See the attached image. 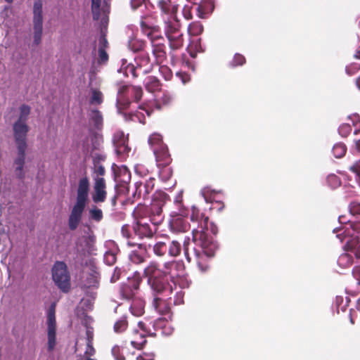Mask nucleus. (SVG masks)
Instances as JSON below:
<instances>
[{"mask_svg":"<svg viewBox=\"0 0 360 360\" xmlns=\"http://www.w3.org/2000/svg\"><path fill=\"white\" fill-rule=\"evenodd\" d=\"M341 229H334L333 232L341 243H345L344 248L346 252L340 255L338 264L342 268H347L354 263V256L360 259V238L358 236L351 235V230L346 229L342 233L338 232Z\"/></svg>","mask_w":360,"mask_h":360,"instance_id":"nucleus-4","label":"nucleus"},{"mask_svg":"<svg viewBox=\"0 0 360 360\" xmlns=\"http://www.w3.org/2000/svg\"><path fill=\"white\" fill-rule=\"evenodd\" d=\"M168 198L169 196L165 193H160L155 196L154 202L152 205L151 210L152 212L157 216L158 219H151V221H156L158 224L162 220V207Z\"/></svg>","mask_w":360,"mask_h":360,"instance_id":"nucleus-23","label":"nucleus"},{"mask_svg":"<svg viewBox=\"0 0 360 360\" xmlns=\"http://www.w3.org/2000/svg\"><path fill=\"white\" fill-rule=\"evenodd\" d=\"M114 180L116 182L115 188L117 187L118 184H127L131 180V173L126 166L122 165L118 167L113 165L112 167Z\"/></svg>","mask_w":360,"mask_h":360,"instance_id":"nucleus-21","label":"nucleus"},{"mask_svg":"<svg viewBox=\"0 0 360 360\" xmlns=\"http://www.w3.org/2000/svg\"><path fill=\"white\" fill-rule=\"evenodd\" d=\"M246 62L245 58L240 53H236L231 60L229 62V67L234 68L243 65Z\"/></svg>","mask_w":360,"mask_h":360,"instance_id":"nucleus-36","label":"nucleus"},{"mask_svg":"<svg viewBox=\"0 0 360 360\" xmlns=\"http://www.w3.org/2000/svg\"><path fill=\"white\" fill-rule=\"evenodd\" d=\"M338 221L340 224H346L345 226H341L338 228V229H341L338 233H342L346 229H349L351 230V235L358 236L359 237L360 234V224L359 223H348L349 220L347 221L345 220V217L344 216H340L338 218Z\"/></svg>","mask_w":360,"mask_h":360,"instance_id":"nucleus-28","label":"nucleus"},{"mask_svg":"<svg viewBox=\"0 0 360 360\" xmlns=\"http://www.w3.org/2000/svg\"><path fill=\"white\" fill-rule=\"evenodd\" d=\"M127 89L128 86H122L119 89L117 92V97L116 100L117 110L119 114L122 115L124 112H122V110L127 108L130 105V101L124 96Z\"/></svg>","mask_w":360,"mask_h":360,"instance_id":"nucleus-27","label":"nucleus"},{"mask_svg":"<svg viewBox=\"0 0 360 360\" xmlns=\"http://www.w3.org/2000/svg\"><path fill=\"white\" fill-rule=\"evenodd\" d=\"M122 272V269L120 267L116 266L114 269L113 274L112 275V276L110 278V282L115 283L117 281H118Z\"/></svg>","mask_w":360,"mask_h":360,"instance_id":"nucleus-57","label":"nucleus"},{"mask_svg":"<svg viewBox=\"0 0 360 360\" xmlns=\"http://www.w3.org/2000/svg\"><path fill=\"white\" fill-rule=\"evenodd\" d=\"M117 72L120 73L122 72L126 77H128L129 75L131 74L133 77H136L138 76L137 72L139 71L136 65L131 63H127L126 59H122V65Z\"/></svg>","mask_w":360,"mask_h":360,"instance_id":"nucleus-29","label":"nucleus"},{"mask_svg":"<svg viewBox=\"0 0 360 360\" xmlns=\"http://www.w3.org/2000/svg\"><path fill=\"white\" fill-rule=\"evenodd\" d=\"M95 354V349L93 347V342H86V349L85 351V355H87V357H90L94 356Z\"/></svg>","mask_w":360,"mask_h":360,"instance_id":"nucleus-61","label":"nucleus"},{"mask_svg":"<svg viewBox=\"0 0 360 360\" xmlns=\"http://www.w3.org/2000/svg\"><path fill=\"white\" fill-rule=\"evenodd\" d=\"M184 302V293L181 290L175 292L174 297H172V304L179 305Z\"/></svg>","mask_w":360,"mask_h":360,"instance_id":"nucleus-51","label":"nucleus"},{"mask_svg":"<svg viewBox=\"0 0 360 360\" xmlns=\"http://www.w3.org/2000/svg\"><path fill=\"white\" fill-rule=\"evenodd\" d=\"M112 355L115 360H124V356L120 353V348L117 345H115L111 350Z\"/></svg>","mask_w":360,"mask_h":360,"instance_id":"nucleus-54","label":"nucleus"},{"mask_svg":"<svg viewBox=\"0 0 360 360\" xmlns=\"http://www.w3.org/2000/svg\"><path fill=\"white\" fill-rule=\"evenodd\" d=\"M134 238H132L131 240H127V245L135 248V249L131 250L129 253V259L132 263L139 264L145 262L148 256V248H150L151 245L146 243H136L132 241Z\"/></svg>","mask_w":360,"mask_h":360,"instance_id":"nucleus-11","label":"nucleus"},{"mask_svg":"<svg viewBox=\"0 0 360 360\" xmlns=\"http://www.w3.org/2000/svg\"><path fill=\"white\" fill-rule=\"evenodd\" d=\"M148 143L153 151L157 165H169L171 162L167 146L163 143L162 136L154 133L149 136Z\"/></svg>","mask_w":360,"mask_h":360,"instance_id":"nucleus-5","label":"nucleus"},{"mask_svg":"<svg viewBox=\"0 0 360 360\" xmlns=\"http://www.w3.org/2000/svg\"><path fill=\"white\" fill-rule=\"evenodd\" d=\"M29 131V127L26 122L16 121L13 124L14 138L16 146L27 145L26 136Z\"/></svg>","mask_w":360,"mask_h":360,"instance_id":"nucleus-19","label":"nucleus"},{"mask_svg":"<svg viewBox=\"0 0 360 360\" xmlns=\"http://www.w3.org/2000/svg\"><path fill=\"white\" fill-rule=\"evenodd\" d=\"M86 205L75 203L72 207L68 218L70 230L75 231L78 227L82 217Z\"/></svg>","mask_w":360,"mask_h":360,"instance_id":"nucleus-20","label":"nucleus"},{"mask_svg":"<svg viewBox=\"0 0 360 360\" xmlns=\"http://www.w3.org/2000/svg\"><path fill=\"white\" fill-rule=\"evenodd\" d=\"M176 76L181 79L184 84H186L190 80V76L186 72H177Z\"/></svg>","mask_w":360,"mask_h":360,"instance_id":"nucleus-59","label":"nucleus"},{"mask_svg":"<svg viewBox=\"0 0 360 360\" xmlns=\"http://www.w3.org/2000/svg\"><path fill=\"white\" fill-rule=\"evenodd\" d=\"M52 278L56 285L63 292L70 287V276L63 262H56L52 268Z\"/></svg>","mask_w":360,"mask_h":360,"instance_id":"nucleus-7","label":"nucleus"},{"mask_svg":"<svg viewBox=\"0 0 360 360\" xmlns=\"http://www.w3.org/2000/svg\"><path fill=\"white\" fill-rule=\"evenodd\" d=\"M154 356L153 353H143L137 356L136 360H154Z\"/></svg>","mask_w":360,"mask_h":360,"instance_id":"nucleus-62","label":"nucleus"},{"mask_svg":"<svg viewBox=\"0 0 360 360\" xmlns=\"http://www.w3.org/2000/svg\"><path fill=\"white\" fill-rule=\"evenodd\" d=\"M352 131V126L349 124H342L338 128V132L342 137L347 136Z\"/></svg>","mask_w":360,"mask_h":360,"instance_id":"nucleus-47","label":"nucleus"},{"mask_svg":"<svg viewBox=\"0 0 360 360\" xmlns=\"http://www.w3.org/2000/svg\"><path fill=\"white\" fill-rule=\"evenodd\" d=\"M167 165H160V166L157 165L159 168L162 167V169H161L159 171V174H160V177L165 181H168L172 174V171L171 168L167 167Z\"/></svg>","mask_w":360,"mask_h":360,"instance_id":"nucleus-42","label":"nucleus"},{"mask_svg":"<svg viewBox=\"0 0 360 360\" xmlns=\"http://www.w3.org/2000/svg\"><path fill=\"white\" fill-rule=\"evenodd\" d=\"M153 251L158 257L168 255L176 257L181 253V245L177 240L165 238L163 240L156 242L153 245Z\"/></svg>","mask_w":360,"mask_h":360,"instance_id":"nucleus-6","label":"nucleus"},{"mask_svg":"<svg viewBox=\"0 0 360 360\" xmlns=\"http://www.w3.org/2000/svg\"><path fill=\"white\" fill-rule=\"evenodd\" d=\"M109 0H91V12L93 19L98 20L101 18L102 25L108 24V13H109Z\"/></svg>","mask_w":360,"mask_h":360,"instance_id":"nucleus-12","label":"nucleus"},{"mask_svg":"<svg viewBox=\"0 0 360 360\" xmlns=\"http://www.w3.org/2000/svg\"><path fill=\"white\" fill-rule=\"evenodd\" d=\"M179 0H159L158 6L160 11L164 32L172 50H177L184 44L183 33L176 17Z\"/></svg>","mask_w":360,"mask_h":360,"instance_id":"nucleus-3","label":"nucleus"},{"mask_svg":"<svg viewBox=\"0 0 360 360\" xmlns=\"http://www.w3.org/2000/svg\"><path fill=\"white\" fill-rule=\"evenodd\" d=\"M344 297H342V296H337L336 298H335V305L337 307V311H338V313H339L340 310H341L342 311H345V309H346V307L348 305V298L346 297V300H345V304L342 305L343 302H344Z\"/></svg>","mask_w":360,"mask_h":360,"instance_id":"nucleus-46","label":"nucleus"},{"mask_svg":"<svg viewBox=\"0 0 360 360\" xmlns=\"http://www.w3.org/2000/svg\"><path fill=\"white\" fill-rule=\"evenodd\" d=\"M144 84L146 89L150 92H153L160 89L159 80L153 76L147 77L145 79Z\"/></svg>","mask_w":360,"mask_h":360,"instance_id":"nucleus-33","label":"nucleus"},{"mask_svg":"<svg viewBox=\"0 0 360 360\" xmlns=\"http://www.w3.org/2000/svg\"><path fill=\"white\" fill-rule=\"evenodd\" d=\"M150 323H153L154 330H157L158 329L162 328L163 326H165V319L159 318L155 319L153 322H151Z\"/></svg>","mask_w":360,"mask_h":360,"instance_id":"nucleus-60","label":"nucleus"},{"mask_svg":"<svg viewBox=\"0 0 360 360\" xmlns=\"http://www.w3.org/2000/svg\"><path fill=\"white\" fill-rule=\"evenodd\" d=\"M136 68L143 74L150 72L153 66V62L150 60L147 53L140 52L137 56L134 58Z\"/></svg>","mask_w":360,"mask_h":360,"instance_id":"nucleus-22","label":"nucleus"},{"mask_svg":"<svg viewBox=\"0 0 360 360\" xmlns=\"http://www.w3.org/2000/svg\"><path fill=\"white\" fill-rule=\"evenodd\" d=\"M127 91H129L131 95L134 96L136 102H139L141 100L143 91L140 86H133L130 88L128 87Z\"/></svg>","mask_w":360,"mask_h":360,"instance_id":"nucleus-45","label":"nucleus"},{"mask_svg":"<svg viewBox=\"0 0 360 360\" xmlns=\"http://www.w3.org/2000/svg\"><path fill=\"white\" fill-rule=\"evenodd\" d=\"M184 269V263L180 260L166 262L161 268L157 263L150 262L144 269L143 274L153 293H167L176 289V284L180 288L189 286V282L183 277Z\"/></svg>","mask_w":360,"mask_h":360,"instance_id":"nucleus-2","label":"nucleus"},{"mask_svg":"<svg viewBox=\"0 0 360 360\" xmlns=\"http://www.w3.org/2000/svg\"><path fill=\"white\" fill-rule=\"evenodd\" d=\"M112 142L115 152L118 155H123L129 152L130 148L127 145L128 137L125 136L122 131L118 130L115 132L112 137Z\"/></svg>","mask_w":360,"mask_h":360,"instance_id":"nucleus-16","label":"nucleus"},{"mask_svg":"<svg viewBox=\"0 0 360 360\" xmlns=\"http://www.w3.org/2000/svg\"><path fill=\"white\" fill-rule=\"evenodd\" d=\"M89 215L90 219L96 222L101 221L103 217L102 210L95 205L92 206L91 208L89 210Z\"/></svg>","mask_w":360,"mask_h":360,"instance_id":"nucleus-38","label":"nucleus"},{"mask_svg":"<svg viewBox=\"0 0 360 360\" xmlns=\"http://www.w3.org/2000/svg\"><path fill=\"white\" fill-rule=\"evenodd\" d=\"M190 219L196 226L192 229V240L189 238L184 240V255L188 262H195L199 271L206 273L210 269L209 261L219 250V243L214 238L218 229L195 206L192 207Z\"/></svg>","mask_w":360,"mask_h":360,"instance_id":"nucleus-1","label":"nucleus"},{"mask_svg":"<svg viewBox=\"0 0 360 360\" xmlns=\"http://www.w3.org/2000/svg\"><path fill=\"white\" fill-rule=\"evenodd\" d=\"M123 117L125 121L139 122L142 124L145 123L144 115L142 112H136L134 114L123 113Z\"/></svg>","mask_w":360,"mask_h":360,"instance_id":"nucleus-39","label":"nucleus"},{"mask_svg":"<svg viewBox=\"0 0 360 360\" xmlns=\"http://www.w3.org/2000/svg\"><path fill=\"white\" fill-rule=\"evenodd\" d=\"M127 325V317L123 316L120 319L115 322L114 325V330L117 333H122L126 330Z\"/></svg>","mask_w":360,"mask_h":360,"instance_id":"nucleus-40","label":"nucleus"},{"mask_svg":"<svg viewBox=\"0 0 360 360\" xmlns=\"http://www.w3.org/2000/svg\"><path fill=\"white\" fill-rule=\"evenodd\" d=\"M152 46V52L157 63H162L166 58L164 38L154 33L148 34Z\"/></svg>","mask_w":360,"mask_h":360,"instance_id":"nucleus-14","label":"nucleus"},{"mask_svg":"<svg viewBox=\"0 0 360 360\" xmlns=\"http://www.w3.org/2000/svg\"><path fill=\"white\" fill-rule=\"evenodd\" d=\"M347 151V147L343 143H335L332 149V153L335 158H342Z\"/></svg>","mask_w":360,"mask_h":360,"instance_id":"nucleus-37","label":"nucleus"},{"mask_svg":"<svg viewBox=\"0 0 360 360\" xmlns=\"http://www.w3.org/2000/svg\"><path fill=\"white\" fill-rule=\"evenodd\" d=\"M151 292L153 295L152 307L155 311L160 314L168 313L172 305V297L171 295L173 291L172 292L157 294L153 293L152 291Z\"/></svg>","mask_w":360,"mask_h":360,"instance_id":"nucleus-10","label":"nucleus"},{"mask_svg":"<svg viewBox=\"0 0 360 360\" xmlns=\"http://www.w3.org/2000/svg\"><path fill=\"white\" fill-rule=\"evenodd\" d=\"M212 192L213 191H212L209 187H205L201 190L200 194L202 195L206 202H212V200L211 195Z\"/></svg>","mask_w":360,"mask_h":360,"instance_id":"nucleus-50","label":"nucleus"},{"mask_svg":"<svg viewBox=\"0 0 360 360\" xmlns=\"http://www.w3.org/2000/svg\"><path fill=\"white\" fill-rule=\"evenodd\" d=\"M134 169L136 173L141 176H146L148 173V170L143 165H136Z\"/></svg>","mask_w":360,"mask_h":360,"instance_id":"nucleus-58","label":"nucleus"},{"mask_svg":"<svg viewBox=\"0 0 360 360\" xmlns=\"http://www.w3.org/2000/svg\"><path fill=\"white\" fill-rule=\"evenodd\" d=\"M145 0H131V6L132 9L135 10L142 5Z\"/></svg>","mask_w":360,"mask_h":360,"instance_id":"nucleus-63","label":"nucleus"},{"mask_svg":"<svg viewBox=\"0 0 360 360\" xmlns=\"http://www.w3.org/2000/svg\"><path fill=\"white\" fill-rule=\"evenodd\" d=\"M355 147L360 152V139L355 141ZM349 169L354 174L355 179L360 186V159L351 165Z\"/></svg>","mask_w":360,"mask_h":360,"instance_id":"nucleus-31","label":"nucleus"},{"mask_svg":"<svg viewBox=\"0 0 360 360\" xmlns=\"http://www.w3.org/2000/svg\"><path fill=\"white\" fill-rule=\"evenodd\" d=\"M18 150L17 158L14 160V164L16 165L15 172L19 179L24 177L23 168L25 160V151L27 145L16 146Z\"/></svg>","mask_w":360,"mask_h":360,"instance_id":"nucleus-26","label":"nucleus"},{"mask_svg":"<svg viewBox=\"0 0 360 360\" xmlns=\"http://www.w3.org/2000/svg\"><path fill=\"white\" fill-rule=\"evenodd\" d=\"M103 260L107 265H113L117 260L116 253L112 250H108L105 252L103 257Z\"/></svg>","mask_w":360,"mask_h":360,"instance_id":"nucleus-44","label":"nucleus"},{"mask_svg":"<svg viewBox=\"0 0 360 360\" xmlns=\"http://www.w3.org/2000/svg\"><path fill=\"white\" fill-rule=\"evenodd\" d=\"M129 310L134 316H141L144 313V304L142 300H134Z\"/></svg>","mask_w":360,"mask_h":360,"instance_id":"nucleus-32","label":"nucleus"},{"mask_svg":"<svg viewBox=\"0 0 360 360\" xmlns=\"http://www.w3.org/2000/svg\"><path fill=\"white\" fill-rule=\"evenodd\" d=\"M352 274L356 279L360 281V266H359L354 267V269H352Z\"/></svg>","mask_w":360,"mask_h":360,"instance_id":"nucleus-64","label":"nucleus"},{"mask_svg":"<svg viewBox=\"0 0 360 360\" xmlns=\"http://www.w3.org/2000/svg\"><path fill=\"white\" fill-rule=\"evenodd\" d=\"M106 25H101V36L99 38V43H98V48H103L104 50H105V48L108 46V41L105 38V35L103 31V29L105 27Z\"/></svg>","mask_w":360,"mask_h":360,"instance_id":"nucleus-48","label":"nucleus"},{"mask_svg":"<svg viewBox=\"0 0 360 360\" xmlns=\"http://www.w3.org/2000/svg\"><path fill=\"white\" fill-rule=\"evenodd\" d=\"M144 42L140 39L132 38L128 41V48L132 52H139L143 48Z\"/></svg>","mask_w":360,"mask_h":360,"instance_id":"nucleus-34","label":"nucleus"},{"mask_svg":"<svg viewBox=\"0 0 360 360\" xmlns=\"http://www.w3.org/2000/svg\"><path fill=\"white\" fill-rule=\"evenodd\" d=\"M94 173L96 174V176L102 177L105 174V168L101 165H98L96 162L94 163Z\"/></svg>","mask_w":360,"mask_h":360,"instance_id":"nucleus-56","label":"nucleus"},{"mask_svg":"<svg viewBox=\"0 0 360 360\" xmlns=\"http://www.w3.org/2000/svg\"><path fill=\"white\" fill-rule=\"evenodd\" d=\"M157 224L156 221H151V224H149L142 220L138 221L133 225L134 238L137 237L141 240L152 238L156 231Z\"/></svg>","mask_w":360,"mask_h":360,"instance_id":"nucleus-13","label":"nucleus"},{"mask_svg":"<svg viewBox=\"0 0 360 360\" xmlns=\"http://www.w3.org/2000/svg\"><path fill=\"white\" fill-rule=\"evenodd\" d=\"M91 95L89 99V103L91 105H100L103 103V96L101 91L96 89H91Z\"/></svg>","mask_w":360,"mask_h":360,"instance_id":"nucleus-35","label":"nucleus"},{"mask_svg":"<svg viewBox=\"0 0 360 360\" xmlns=\"http://www.w3.org/2000/svg\"><path fill=\"white\" fill-rule=\"evenodd\" d=\"M326 182L328 186L331 188H336L341 184L340 178L334 174L328 175L326 178Z\"/></svg>","mask_w":360,"mask_h":360,"instance_id":"nucleus-41","label":"nucleus"},{"mask_svg":"<svg viewBox=\"0 0 360 360\" xmlns=\"http://www.w3.org/2000/svg\"><path fill=\"white\" fill-rule=\"evenodd\" d=\"M138 326L142 330V333H139L137 329H134L133 330V333L135 335H139L141 340V341H138V340H131V345L135 348H139L141 346H142L143 345H144L146 343V342L145 340L146 335H148V336H151V337H155L156 335L155 333L152 332L151 330L149 328H148L143 321H139L138 323Z\"/></svg>","mask_w":360,"mask_h":360,"instance_id":"nucleus-24","label":"nucleus"},{"mask_svg":"<svg viewBox=\"0 0 360 360\" xmlns=\"http://www.w3.org/2000/svg\"><path fill=\"white\" fill-rule=\"evenodd\" d=\"M194 12L193 9V4L185 5L183 8L182 13L185 19L191 20L193 18L192 13Z\"/></svg>","mask_w":360,"mask_h":360,"instance_id":"nucleus-49","label":"nucleus"},{"mask_svg":"<svg viewBox=\"0 0 360 360\" xmlns=\"http://www.w3.org/2000/svg\"><path fill=\"white\" fill-rule=\"evenodd\" d=\"M360 70V64L354 63L345 68V72L348 75H352Z\"/></svg>","mask_w":360,"mask_h":360,"instance_id":"nucleus-53","label":"nucleus"},{"mask_svg":"<svg viewBox=\"0 0 360 360\" xmlns=\"http://www.w3.org/2000/svg\"><path fill=\"white\" fill-rule=\"evenodd\" d=\"M56 304L52 303L47 311L48 350H53L56 343Z\"/></svg>","mask_w":360,"mask_h":360,"instance_id":"nucleus-9","label":"nucleus"},{"mask_svg":"<svg viewBox=\"0 0 360 360\" xmlns=\"http://www.w3.org/2000/svg\"><path fill=\"white\" fill-rule=\"evenodd\" d=\"M214 8L213 0H200L193 5V9L195 12L197 16L204 19L210 16Z\"/></svg>","mask_w":360,"mask_h":360,"instance_id":"nucleus-17","label":"nucleus"},{"mask_svg":"<svg viewBox=\"0 0 360 360\" xmlns=\"http://www.w3.org/2000/svg\"><path fill=\"white\" fill-rule=\"evenodd\" d=\"M89 120L96 129H101L103 127V115L97 109L90 110Z\"/></svg>","mask_w":360,"mask_h":360,"instance_id":"nucleus-30","label":"nucleus"},{"mask_svg":"<svg viewBox=\"0 0 360 360\" xmlns=\"http://www.w3.org/2000/svg\"><path fill=\"white\" fill-rule=\"evenodd\" d=\"M172 217L169 222L172 231L174 233H184L189 229V224L181 215L176 214Z\"/></svg>","mask_w":360,"mask_h":360,"instance_id":"nucleus-25","label":"nucleus"},{"mask_svg":"<svg viewBox=\"0 0 360 360\" xmlns=\"http://www.w3.org/2000/svg\"><path fill=\"white\" fill-rule=\"evenodd\" d=\"M30 113V107L25 104L22 105L20 107V115H19L18 121L26 122Z\"/></svg>","mask_w":360,"mask_h":360,"instance_id":"nucleus-43","label":"nucleus"},{"mask_svg":"<svg viewBox=\"0 0 360 360\" xmlns=\"http://www.w3.org/2000/svg\"><path fill=\"white\" fill-rule=\"evenodd\" d=\"M108 60V55L103 48H98V63H105Z\"/></svg>","mask_w":360,"mask_h":360,"instance_id":"nucleus-55","label":"nucleus"},{"mask_svg":"<svg viewBox=\"0 0 360 360\" xmlns=\"http://www.w3.org/2000/svg\"><path fill=\"white\" fill-rule=\"evenodd\" d=\"M89 189L90 184L88 178L86 176L81 178L78 182L75 203L86 205L88 200Z\"/></svg>","mask_w":360,"mask_h":360,"instance_id":"nucleus-18","label":"nucleus"},{"mask_svg":"<svg viewBox=\"0 0 360 360\" xmlns=\"http://www.w3.org/2000/svg\"><path fill=\"white\" fill-rule=\"evenodd\" d=\"M349 212L353 215H360V202H352L349 206Z\"/></svg>","mask_w":360,"mask_h":360,"instance_id":"nucleus-52","label":"nucleus"},{"mask_svg":"<svg viewBox=\"0 0 360 360\" xmlns=\"http://www.w3.org/2000/svg\"><path fill=\"white\" fill-rule=\"evenodd\" d=\"M94 193L92 200L94 203L103 202L107 196L105 181L103 177H94Z\"/></svg>","mask_w":360,"mask_h":360,"instance_id":"nucleus-15","label":"nucleus"},{"mask_svg":"<svg viewBox=\"0 0 360 360\" xmlns=\"http://www.w3.org/2000/svg\"><path fill=\"white\" fill-rule=\"evenodd\" d=\"M34 44H39L43 30V1L34 0L33 4Z\"/></svg>","mask_w":360,"mask_h":360,"instance_id":"nucleus-8","label":"nucleus"}]
</instances>
